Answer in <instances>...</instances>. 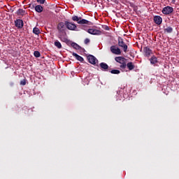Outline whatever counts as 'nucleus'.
Here are the masks:
<instances>
[{
	"mask_svg": "<svg viewBox=\"0 0 179 179\" xmlns=\"http://www.w3.org/2000/svg\"><path fill=\"white\" fill-rule=\"evenodd\" d=\"M115 61L118 62L121 65L120 66V69H125L127 68V59L122 57H116Z\"/></svg>",
	"mask_w": 179,
	"mask_h": 179,
	"instance_id": "1",
	"label": "nucleus"
},
{
	"mask_svg": "<svg viewBox=\"0 0 179 179\" xmlns=\"http://www.w3.org/2000/svg\"><path fill=\"white\" fill-rule=\"evenodd\" d=\"M73 22H76V23H90L89 20L82 18L80 16L73 15L72 17Z\"/></svg>",
	"mask_w": 179,
	"mask_h": 179,
	"instance_id": "2",
	"label": "nucleus"
},
{
	"mask_svg": "<svg viewBox=\"0 0 179 179\" xmlns=\"http://www.w3.org/2000/svg\"><path fill=\"white\" fill-rule=\"evenodd\" d=\"M66 29V24L59 23L57 24V30L59 31V34H65L66 32L65 30Z\"/></svg>",
	"mask_w": 179,
	"mask_h": 179,
	"instance_id": "3",
	"label": "nucleus"
},
{
	"mask_svg": "<svg viewBox=\"0 0 179 179\" xmlns=\"http://www.w3.org/2000/svg\"><path fill=\"white\" fill-rule=\"evenodd\" d=\"M118 45L119 47L123 48L124 52H127V51L128 50V45L125 44L124 40L121 37H118Z\"/></svg>",
	"mask_w": 179,
	"mask_h": 179,
	"instance_id": "4",
	"label": "nucleus"
},
{
	"mask_svg": "<svg viewBox=\"0 0 179 179\" xmlns=\"http://www.w3.org/2000/svg\"><path fill=\"white\" fill-rule=\"evenodd\" d=\"M174 12V8L171 6H166L162 9V13L164 15H170V13H173Z\"/></svg>",
	"mask_w": 179,
	"mask_h": 179,
	"instance_id": "5",
	"label": "nucleus"
},
{
	"mask_svg": "<svg viewBox=\"0 0 179 179\" xmlns=\"http://www.w3.org/2000/svg\"><path fill=\"white\" fill-rule=\"evenodd\" d=\"M110 51L113 54H115V55H121V49L115 45H112L110 47Z\"/></svg>",
	"mask_w": 179,
	"mask_h": 179,
	"instance_id": "6",
	"label": "nucleus"
},
{
	"mask_svg": "<svg viewBox=\"0 0 179 179\" xmlns=\"http://www.w3.org/2000/svg\"><path fill=\"white\" fill-rule=\"evenodd\" d=\"M87 59L90 62V64H92V65H96V62H97V59L96 58V57L90 55L87 56Z\"/></svg>",
	"mask_w": 179,
	"mask_h": 179,
	"instance_id": "7",
	"label": "nucleus"
},
{
	"mask_svg": "<svg viewBox=\"0 0 179 179\" xmlns=\"http://www.w3.org/2000/svg\"><path fill=\"white\" fill-rule=\"evenodd\" d=\"M57 37L63 43H68V38H66V32L65 34H59Z\"/></svg>",
	"mask_w": 179,
	"mask_h": 179,
	"instance_id": "8",
	"label": "nucleus"
},
{
	"mask_svg": "<svg viewBox=\"0 0 179 179\" xmlns=\"http://www.w3.org/2000/svg\"><path fill=\"white\" fill-rule=\"evenodd\" d=\"M143 51L145 57H148V58L150 57L151 54H153V51L152 49L149 48V47H145Z\"/></svg>",
	"mask_w": 179,
	"mask_h": 179,
	"instance_id": "9",
	"label": "nucleus"
},
{
	"mask_svg": "<svg viewBox=\"0 0 179 179\" xmlns=\"http://www.w3.org/2000/svg\"><path fill=\"white\" fill-rule=\"evenodd\" d=\"M87 32L90 34H93V35H96V36H100L101 34V31L99 30L95 29H89Z\"/></svg>",
	"mask_w": 179,
	"mask_h": 179,
	"instance_id": "10",
	"label": "nucleus"
},
{
	"mask_svg": "<svg viewBox=\"0 0 179 179\" xmlns=\"http://www.w3.org/2000/svg\"><path fill=\"white\" fill-rule=\"evenodd\" d=\"M17 16H26L27 15V12H26V10H23L22 8H20L16 12Z\"/></svg>",
	"mask_w": 179,
	"mask_h": 179,
	"instance_id": "11",
	"label": "nucleus"
},
{
	"mask_svg": "<svg viewBox=\"0 0 179 179\" xmlns=\"http://www.w3.org/2000/svg\"><path fill=\"white\" fill-rule=\"evenodd\" d=\"M150 62L151 65L156 66V64L159 62L157 61V57L155 55L152 56L151 58L150 59Z\"/></svg>",
	"mask_w": 179,
	"mask_h": 179,
	"instance_id": "12",
	"label": "nucleus"
},
{
	"mask_svg": "<svg viewBox=\"0 0 179 179\" xmlns=\"http://www.w3.org/2000/svg\"><path fill=\"white\" fill-rule=\"evenodd\" d=\"M66 27L69 30H76V25L73 23H66Z\"/></svg>",
	"mask_w": 179,
	"mask_h": 179,
	"instance_id": "13",
	"label": "nucleus"
},
{
	"mask_svg": "<svg viewBox=\"0 0 179 179\" xmlns=\"http://www.w3.org/2000/svg\"><path fill=\"white\" fill-rule=\"evenodd\" d=\"M164 33H173V27H169L167 26V24H166V26H164Z\"/></svg>",
	"mask_w": 179,
	"mask_h": 179,
	"instance_id": "14",
	"label": "nucleus"
},
{
	"mask_svg": "<svg viewBox=\"0 0 179 179\" xmlns=\"http://www.w3.org/2000/svg\"><path fill=\"white\" fill-rule=\"evenodd\" d=\"M73 57H75V58L76 59L77 61H80V62H83V61H85V59H83V57H82L80 55L73 52L72 54Z\"/></svg>",
	"mask_w": 179,
	"mask_h": 179,
	"instance_id": "15",
	"label": "nucleus"
},
{
	"mask_svg": "<svg viewBox=\"0 0 179 179\" xmlns=\"http://www.w3.org/2000/svg\"><path fill=\"white\" fill-rule=\"evenodd\" d=\"M154 22L155 23H162V22H163V19L160 15H155L154 16Z\"/></svg>",
	"mask_w": 179,
	"mask_h": 179,
	"instance_id": "16",
	"label": "nucleus"
},
{
	"mask_svg": "<svg viewBox=\"0 0 179 179\" xmlns=\"http://www.w3.org/2000/svg\"><path fill=\"white\" fill-rule=\"evenodd\" d=\"M99 66L101 67V71H107V69H108V65L104 62L100 63Z\"/></svg>",
	"mask_w": 179,
	"mask_h": 179,
	"instance_id": "17",
	"label": "nucleus"
},
{
	"mask_svg": "<svg viewBox=\"0 0 179 179\" xmlns=\"http://www.w3.org/2000/svg\"><path fill=\"white\" fill-rule=\"evenodd\" d=\"M126 66H127V68L129 71H132V70L135 69V64H134V63L132 62H130L126 64Z\"/></svg>",
	"mask_w": 179,
	"mask_h": 179,
	"instance_id": "18",
	"label": "nucleus"
},
{
	"mask_svg": "<svg viewBox=\"0 0 179 179\" xmlns=\"http://www.w3.org/2000/svg\"><path fill=\"white\" fill-rule=\"evenodd\" d=\"M129 7L132 8L134 12H136V13H139V11H138V6L135 5V3H130Z\"/></svg>",
	"mask_w": 179,
	"mask_h": 179,
	"instance_id": "19",
	"label": "nucleus"
},
{
	"mask_svg": "<svg viewBox=\"0 0 179 179\" xmlns=\"http://www.w3.org/2000/svg\"><path fill=\"white\" fill-rule=\"evenodd\" d=\"M136 27L138 29V30H142V29H146V24L143 23V24H136Z\"/></svg>",
	"mask_w": 179,
	"mask_h": 179,
	"instance_id": "20",
	"label": "nucleus"
},
{
	"mask_svg": "<svg viewBox=\"0 0 179 179\" xmlns=\"http://www.w3.org/2000/svg\"><path fill=\"white\" fill-rule=\"evenodd\" d=\"M35 10L38 12V13H41V12H43V7L41 5H37L35 6Z\"/></svg>",
	"mask_w": 179,
	"mask_h": 179,
	"instance_id": "21",
	"label": "nucleus"
},
{
	"mask_svg": "<svg viewBox=\"0 0 179 179\" xmlns=\"http://www.w3.org/2000/svg\"><path fill=\"white\" fill-rule=\"evenodd\" d=\"M71 47H73V48H74L75 50H80L81 48V47L75 42L71 43Z\"/></svg>",
	"mask_w": 179,
	"mask_h": 179,
	"instance_id": "22",
	"label": "nucleus"
},
{
	"mask_svg": "<svg viewBox=\"0 0 179 179\" xmlns=\"http://www.w3.org/2000/svg\"><path fill=\"white\" fill-rule=\"evenodd\" d=\"M33 33L34 34H36L37 36H38V34H40V33H41L40 31V29L37 28V27H34L33 29Z\"/></svg>",
	"mask_w": 179,
	"mask_h": 179,
	"instance_id": "23",
	"label": "nucleus"
},
{
	"mask_svg": "<svg viewBox=\"0 0 179 179\" xmlns=\"http://www.w3.org/2000/svg\"><path fill=\"white\" fill-rule=\"evenodd\" d=\"M55 47H57L59 49L62 48V45L61 44V42L59 41H55Z\"/></svg>",
	"mask_w": 179,
	"mask_h": 179,
	"instance_id": "24",
	"label": "nucleus"
},
{
	"mask_svg": "<svg viewBox=\"0 0 179 179\" xmlns=\"http://www.w3.org/2000/svg\"><path fill=\"white\" fill-rule=\"evenodd\" d=\"M110 72V73H112L113 75H118V74L121 73V71H120V70H112Z\"/></svg>",
	"mask_w": 179,
	"mask_h": 179,
	"instance_id": "25",
	"label": "nucleus"
},
{
	"mask_svg": "<svg viewBox=\"0 0 179 179\" xmlns=\"http://www.w3.org/2000/svg\"><path fill=\"white\" fill-rule=\"evenodd\" d=\"M24 24V23H15V27H17L18 29H22Z\"/></svg>",
	"mask_w": 179,
	"mask_h": 179,
	"instance_id": "26",
	"label": "nucleus"
},
{
	"mask_svg": "<svg viewBox=\"0 0 179 179\" xmlns=\"http://www.w3.org/2000/svg\"><path fill=\"white\" fill-rule=\"evenodd\" d=\"M34 57H36V58H40V56L41 55V54L38 51H35L34 52Z\"/></svg>",
	"mask_w": 179,
	"mask_h": 179,
	"instance_id": "27",
	"label": "nucleus"
},
{
	"mask_svg": "<svg viewBox=\"0 0 179 179\" xmlns=\"http://www.w3.org/2000/svg\"><path fill=\"white\" fill-rule=\"evenodd\" d=\"M20 85H21L22 86H25V85H26V80L24 79V80H21L20 83Z\"/></svg>",
	"mask_w": 179,
	"mask_h": 179,
	"instance_id": "28",
	"label": "nucleus"
},
{
	"mask_svg": "<svg viewBox=\"0 0 179 179\" xmlns=\"http://www.w3.org/2000/svg\"><path fill=\"white\" fill-rule=\"evenodd\" d=\"M102 29H103V30H110V27L107 25H102Z\"/></svg>",
	"mask_w": 179,
	"mask_h": 179,
	"instance_id": "29",
	"label": "nucleus"
},
{
	"mask_svg": "<svg viewBox=\"0 0 179 179\" xmlns=\"http://www.w3.org/2000/svg\"><path fill=\"white\" fill-rule=\"evenodd\" d=\"M36 2H38V3L43 4L45 3V0H36Z\"/></svg>",
	"mask_w": 179,
	"mask_h": 179,
	"instance_id": "30",
	"label": "nucleus"
},
{
	"mask_svg": "<svg viewBox=\"0 0 179 179\" xmlns=\"http://www.w3.org/2000/svg\"><path fill=\"white\" fill-rule=\"evenodd\" d=\"M14 23H23V20H20V19H18V20H16Z\"/></svg>",
	"mask_w": 179,
	"mask_h": 179,
	"instance_id": "31",
	"label": "nucleus"
},
{
	"mask_svg": "<svg viewBox=\"0 0 179 179\" xmlns=\"http://www.w3.org/2000/svg\"><path fill=\"white\" fill-rule=\"evenodd\" d=\"M84 43H85V44H89V43H90V39H89V38H85Z\"/></svg>",
	"mask_w": 179,
	"mask_h": 179,
	"instance_id": "32",
	"label": "nucleus"
},
{
	"mask_svg": "<svg viewBox=\"0 0 179 179\" xmlns=\"http://www.w3.org/2000/svg\"><path fill=\"white\" fill-rule=\"evenodd\" d=\"M172 3H176V0H171Z\"/></svg>",
	"mask_w": 179,
	"mask_h": 179,
	"instance_id": "33",
	"label": "nucleus"
},
{
	"mask_svg": "<svg viewBox=\"0 0 179 179\" xmlns=\"http://www.w3.org/2000/svg\"><path fill=\"white\" fill-rule=\"evenodd\" d=\"M65 23H71L69 21H66Z\"/></svg>",
	"mask_w": 179,
	"mask_h": 179,
	"instance_id": "34",
	"label": "nucleus"
},
{
	"mask_svg": "<svg viewBox=\"0 0 179 179\" xmlns=\"http://www.w3.org/2000/svg\"><path fill=\"white\" fill-rule=\"evenodd\" d=\"M157 24L160 25L161 24L160 23H157Z\"/></svg>",
	"mask_w": 179,
	"mask_h": 179,
	"instance_id": "35",
	"label": "nucleus"
}]
</instances>
